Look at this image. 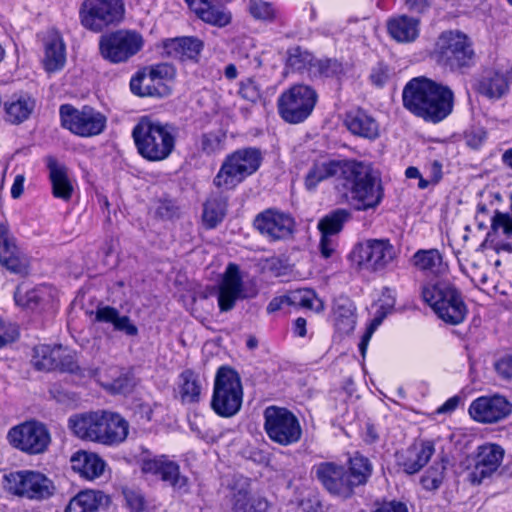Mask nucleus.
<instances>
[{"label":"nucleus","instance_id":"f257e3e1","mask_svg":"<svg viewBox=\"0 0 512 512\" xmlns=\"http://www.w3.org/2000/svg\"><path fill=\"white\" fill-rule=\"evenodd\" d=\"M455 103L453 90L426 76L410 79L402 90L403 107L427 123L438 124L452 112Z\"/></svg>","mask_w":512,"mask_h":512},{"label":"nucleus","instance_id":"f03ea898","mask_svg":"<svg viewBox=\"0 0 512 512\" xmlns=\"http://www.w3.org/2000/svg\"><path fill=\"white\" fill-rule=\"evenodd\" d=\"M339 186L356 211L375 210L385 197L381 173L370 162L347 159Z\"/></svg>","mask_w":512,"mask_h":512},{"label":"nucleus","instance_id":"7ed1b4c3","mask_svg":"<svg viewBox=\"0 0 512 512\" xmlns=\"http://www.w3.org/2000/svg\"><path fill=\"white\" fill-rule=\"evenodd\" d=\"M179 128L170 122H162L142 116L132 129L138 154L149 162L168 159L176 148Z\"/></svg>","mask_w":512,"mask_h":512},{"label":"nucleus","instance_id":"20e7f679","mask_svg":"<svg viewBox=\"0 0 512 512\" xmlns=\"http://www.w3.org/2000/svg\"><path fill=\"white\" fill-rule=\"evenodd\" d=\"M431 58L444 70L464 73L475 65L471 38L460 30H446L438 36Z\"/></svg>","mask_w":512,"mask_h":512},{"label":"nucleus","instance_id":"39448f33","mask_svg":"<svg viewBox=\"0 0 512 512\" xmlns=\"http://www.w3.org/2000/svg\"><path fill=\"white\" fill-rule=\"evenodd\" d=\"M264 160L260 148H238L227 154L213 179V185L226 191L235 189L245 179L255 174Z\"/></svg>","mask_w":512,"mask_h":512},{"label":"nucleus","instance_id":"423d86ee","mask_svg":"<svg viewBox=\"0 0 512 512\" xmlns=\"http://www.w3.org/2000/svg\"><path fill=\"white\" fill-rule=\"evenodd\" d=\"M422 298L446 324L458 325L468 314L461 291L448 281L427 283L422 288Z\"/></svg>","mask_w":512,"mask_h":512},{"label":"nucleus","instance_id":"0eeeda50","mask_svg":"<svg viewBox=\"0 0 512 512\" xmlns=\"http://www.w3.org/2000/svg\"><path fill=\"white\" fill-rule=\"evenodd\" d=\"M243 386L236 369L220 366L215 374L210 406L222 418H231L239 413L243 403Z\"/></svg>","mask_w":512,"mask_h":512},{"label":"nucleus","instance_id":"6e6552de","mask_svg":"<svg viewBox=\"0 0 512 512\" xmlns=\"http://www.w3.org/2000/svg\"><path fill=\"white\" fill-rule=\"evenodd\" d=\"M124 0H83L79 6L80 25L92 33H104L119 26L125 18Z\"/></svg>","mask_w":512,"mask_h":512},{"label":"nucleus","instance_id":"1a4fd4ad","mask_svg":"<svg viewBox=\"0 0 512 512\" xmlns=\"http://www.w3.org/2000/svg\"><path fill=\"white\" fill-rule=\"evenodd\" d=\"M259 290L255 283H245L238 264L230 262L220 275L217 284L210 294L217 297L220 312H229L234 309L238 300L255 298Z\"/></svg>","mask_w":512,"mask_h":512},{"label":"nucleus","instance_id":"9d476101","mask_svg":"<svg viewBox=\"0 0 512 512\" xmlns=\"http://www.w3.org/2000/svg\"><path fill=\"white\" fill-rule=\"evenodd\" d=\"M143 35L134 29H117L102 33L98 41L99 55L110 64H122L144 47Z\"/></svg>","mask_w":512,"mask_h":512},{"label":"nucleus","instance_id":"9b49d317","mask_svg":"<svg viewBox=\"0 0 512 512\" xmlns=\"http://www.w3.org/2000/svg\"><path fill=\"white\" fill-rule=\"evenodd\" d=\"M317 102L318 93L312 86L293 84L279 95L278 114L286 123L300 124L310 117Z\"/></svg>","mask_w":512,"mask_h":512},{"label":"nucleus","instance_id":"f8f14e48","mask_svg":"<svg viewBox=\"0 0 512 512\" xmlns=\"http://www.w3.org/2000/svg\"><path fill=\"white\" fill-rule=\"evenodd\" d=\"M2 485L9 494L35 501L49 499L56 490L50 478L34 470H17L5 473Z\"/></svg>","mask_w":512,"mask_h":512},{"label":"nucleus","instance_id":"ddd939ff","mask_svg":"<svg viewBox=\"0 0 512 512\" xmlns=\"http://www.w3.org/2000/svg\"><path fill=\"white\" fill-rule=\"evenodd\" d=\"M264 430L268 438L281 446H290L300 441L302 427L297 416L288 408L271 405L263 412Z\"/></svg>","mask_w":512,"mask_h":512},{"label":"nucleus","instance_id":"4468645a","mask_svg":"<svg viewBox=\"0 0 512 512\" xmlns=\"http://www.w3.org/2000/svg\"><path fill=\"white\" fill-rule=\"evenodd\" d=\"M59 114L62 127L79 137L100 135L107 127V117L89 105L78 109L71 104H62Z\"/></svg>","mask_w":512,"mask_h":512},{"label":"nucleus","instance_id":"2eb2a0df","mask_svg":"<svg viewBox=\"0 0 512 512\" xmlns=\"http://www.w3.org/2000/svg\"><path fill=\"white\" fill-rule=\"evenodd\" d=\"M7 440L13 448L28 455H37L48 449L51 436L45 424L32 419L10 428Z\"/></svg>","mask_w":512,"mask_h":512},{"label":"nucleus","instance_id":"dca6fc26","mask_svg":"<svg viewBox=\"0 0 512 512\" xmlns=\"http://www.w3.org/2000/svg\"><path fill=\"white\" fill-rule=\"evenodd\" d=\"M395 255L389 239H368L356 244L349 258L359 270L376 272L385 269Z\"/></svg>","mask_w":512,"mask_h":512},{"label":"nucleus","instance_id":"f3484780","mask_svg":"<svg viewBox=\"0 0 512 512\" xmlns=\"http://www.w3.org/2000/svg\"><path fill=\"white\" fill-rule=\"evenodd\" d=\"M511 83L512 66L508 70L485 66L475 75L472 88L477 95L495 102L509 94Z\"/></svg>","mask_w":512,"mask_h":512},{"label":"nucleus","instance_id":"a211bd4d","mask_svg":"<svg viewBox=\"0 0 512 512\" xmlns=\"http://www.w3.org/2000/svg\"><path fill=\"white\" fill-rule=\"evenodd\" d=\"M140 467L144 474L158 476L180 495L187 494L190 490L189 478L180 472V465L170 460L167 455L144 457L141 459Z\"/></svg>","mask_w":512,"mask_h":512},{"label":"nucleus","instance_id":"6ab92c4d","mask_svg":"<svg viewBox=\"0 0 512 512\" xmlns=\"http://www.w3.org/2000/svg\"><path fill=\"white\" fill-rule=\"evenodd\" d=\"M0 265L21 277L31 273V258L18 246L7 222H0Z\"/></svg>","mask_w":512,"mask_h":512},{"label":"nucleus","instance_id":"aec40b11","mask_svg":"<svg viewBox=\"0 0 512 512\" xmlns=\"http://www.w3.org/2000/svg\"><path fill=\"white\" fill-rule=\"evenodd\" d=\"M15 304L35 317H50L56 313V301L51 289L37 286L25 289L23 284L16 287L13 295Z\"/></svg>","mask_w":512,"mask_h":512},{"label":"nucleus","instance_id":"412c9836","mask_svg":"<svg viewBox=\"0 0 512 512\" xmlns=\"http://www.w3.org/2000/svg\"><path fill=\"white\" fill-rule=\"evenodd\" d=\"M315 479L333 496L349 499L354 495L344 465L325 461L315 464L312 468Z\"/></svg>","mask_w":512,"mask_h":512},{"label":"nucleus","instance_id":"4be33fe9","mask_svg":"<svg viewBox=\"0 0 512 512\" xmlns=\"http://www.w3.org/2000/svg\"><path fill=\"white\" fill-rule=\"evenodd\" d=\"M490 222V231L487 232L480 247L491 248L496 253L501 251L512 253V193L509 210L502 212L496 209L490 217Z\"/></svg>","mask_w":512,"mask_h":512},{"label":"nucleus","instance_id":"5701e85b","mask_svg":"<svg viewBox=\"0 0 512 512\" xmlns=\"http://www.w3.org/2000/svg\"><path fill=\"white\" fill-rule=\"evenodd\" d=\"M253 226L261 235L275 241L293 234L295 220L288 213L268 208L255 216Z\"/></svg>","mask_w":512,"mask_h":512},{"label":"nucleus","instance_id":"b1692460","mask_svg":"<svg viewBox=\"0 0 512 512\" xmlns=\"http://www.w3.org/2000/svg\"><path fill=\"white\" fill-rule=\"evenodd\" d=\"M504 458V449L494 443H486L477 448L473 455V468L467 480L472 485H480L490 478L499 468Z\"/></svg>","mask_w":512,"mask_h":512},{"label":"nucleus","instance_id":"393cba45","mask_svg":"<svg viewBox=\"0 0 512 512\" xmlns=\"http://www.w3.org/2000/svg\"><path fill=\"white\" fill-rule=\"evenodd\" d=\"M468 411L475 421L491 424L507 418L512 413V404L501 395L481 396L471 402Z\"/></svg>","mask_w":512,"mask_h":512},{"label":"nucleus","instance_id":"a878e982","mask_svg":"<svg viewBox=\"0 0 512 512\" xmlns=\"http://www.w3.org/2000/svg\"><path fill=\"white\" fill-rule=\"evenodd\" d=\"M45 165L48 170V179L53 197L69 202L73 196L74 186L68 167L52 155L46 156Z\"/></svg>","mask_w":512,"mask_h":512},{"label":"nucleus","instance_id":"bb28decb","mask_svg":"<svg viewBox=\"0 0 512 512\" xmlns=\"http://www.w3.org/2000/svg\"><path fill=\"white\" fill-rule=\"evenodd\" d=\"M184 2L199 20L208 25L224 28L232 22L231 11L222 5L213 4L212 0H184Z\"/></svg>","mask_w":512,"mask_h":512},{"label":"nucleus","instance_id":"cd10ccee","mask_svg":"<svg viewBox=\"0 0 512 512\" xmlns=\"http://www.w3.org/2000/svg\"><path fill=\"white\" fill-rule=\"evenodd\" d=\"M90 316H94V322L110 324L113 331L119 332L126 337L134 338L139 335V329L132 319L128 315L121 314L113 306L99 303L95 310L90 312Z\"/></svg>","mask_w":512,"mask_h":512},{"label":"nucleus","instance_id":"c85d7f7f","mask_svg":"<svg viewBox=\"0 0 512 512\" xmlns=\"http://www.w3.org/2000/svg\"><path fill=\"white\" fill-rule=\"evenodd\" d=\"M346 160L314 161L304 177L305 189L308 192H315L320 183L333 177H338L340 183Z\"/></svg>","mask_w":512,"mask_h":512},{"label":"nucleus","instance_id":"c756f323","mask_svg":"<svg viewBox=\"0 0 512 512\" xmlns=\"http://www.w3.org/2000/svg\"><path fill=\"white\" fill-rule=\"evenodd\" d=\"M104 410L74 414L68 419V426L75 436L82 440L99 442Z\"/></svg>","mask_w":512,"mask_h":512},{"label":"nucleus","instance_id":"7c9ffc66","mask_svg":"<svg viewBox=\"0 0 512 512\" xmlns=\"http://www.w3.org/2000/svg\"><path fill=\"white\" fill-rule=\"evenodd\" d=\"M435 452L431 441H423L420 445H411L406 451L396 453L397 464L409 475L419 472L431 459Z\"/></svg>","mask_w":512,"mask_h":512},{"label":"nucleus","instance_id":"2f4dec72","mask_svg":"<svg viewBox=\"0 0 512 512\" xmlns=\"http://www.w3.org/2000/svg\"><path fill=\"white\" fill-rule=\"evenodd\" d=\"M102 426L99 435V444L116 446L124 442L128 436L129 423L119 413L104 410Z\"/></svg>","mask_w":512,"mask_h":512},{"label":"nucleus","instance_id":"473e14b6","mask_svg":"<svg viewBox=\"0 0 512 512\" xmlns=\"http://www.w3.org/2000/svg\"><path fill=\"white\" fill-rule=\"evenodd\" d=\"M344 124L353 135L373 141L380 136L379 124L366 110L357 108L345 114Z\"/></svg>","mask_w":512,"mask_h":512},{"label":"nucleus","instance_id":"72a5a7b5","mask_svg":"<svg viewBox=\"0 0 512 512\" xmlns=\"http://www.w3.org/2000/svg\"><path fill=\"white\" fill-rule=\"evenodd\" d=\"M331 319L336 331L348 335L356 326V306L347 296H339L333 300Z\"/></svg>","mask_w":512,"mask_h":512},{"label":"nucleus","instance_id":"f704fd0d","mask_svg":"<svg viewBox=\"0 0 512 512\" xmlns=\"http://www.w3.org/2000/svg\"><path fill=\"white\" fill-rule=\"evenodd\" d=\"M387 32L398 43H412L420 34V20L408 15L391 17L387 21Z\"/></svg>","mask_w":512,"mask_h":512},{"label":"nucleus","instance_id":"c9c22d12","mask_svg":"<svg viewBox=\"0 0 512 512\" xmlns=\"http://www.w3.org/2000/svg\"><path fill=\"white\" fill-rule=\"evenodd\" d=\"M211 193L203 203L202 222L206 229H215L223 222L228 208L229 197L223 190Z\"/></svg>","mask_w":512,"mask_h":512},{"label":"nucleus","instance_id":"e433bc0d","mask_svg":"<svg viewBox=\"0 0 512 512\" xmlns=\"http://www.w3.org/2000/svg\"><path fill=\"white\" fill-rule=\"evenodd\" d=\"M344 466L354 492L356 487L368 483L374 471V465L370 458L360 451H355L349 455Z\"/></svg>","mask_w":512,"mask_h":512},{"label":"nucleus","instance_id":"4c0bfd02","mask_svg":"<svg viewBox=\"0 0 512 512\" xmlns=\"http://www.w3.org/2000/svg\"><path fill=\"white\" fill-rule=\"evenodd\" d=\"M71 468L82 478L93 480L101 476L106 466L105 461L95 453L79 450L70 459Z\"/></svg>","mask_w":512,"mask_h":512},{"label":"nucleus","instance_id":"58836bf2","mask_svg":"<svg viewBox=\"0 0 512 512\" xmlns=\"http://www.w3.org/2000/svg\"><path fill=\"white\" fill-rule=\"evenodd\" d=\"M410 263L417 270L436 276L446 274L449 269L448 264L443 261V254L437 248L417 250Z\"/></svg>","mask_w":512,"mask_h":512},{"label":"nucleus","instance_id":"ea45409f","mask_svg":"<svg viewBox=\"0 0 512 512\" xmlns=\"http://www.w3.org/2000/svg\"><path fill=\"white\" fill-rule=\"evenodd\" d=\"M66 64V45L60 35L50 36L45 42L43 66L48 73H54L64 68Z\"/></svg>","mask_w":512,"mask_h":512},{"label":"nucleus","instance_id":"a19ab883","mask_svg":"<svg viewBox=\"0 0 512 512\" xmlns=\"http://www.w3.org/2000/svg\"><path fill=\"white\" fill-rule=\"evenodd\" d=\"M148 79L146 70H138L130 79L131 92L139 97H167L171 94V88L166 83L150 82L143 85V82Z\"/></svg>","mask_w":512,"mask_h":512},{"label":"nucleus","instance_id":"79ce46f5","mask_svg":"<svg viewBox=\"0 0 512 512\" xmlns=\"http://www.w3.org/2000/svg\"><path fill=\"white\" fill-rule=\"evenodd\" d=\"M202 384L200 376L192 369H185L179 375V394L181 402L198 403L200 401Z\"/></svg>","mask_w":512,"mask_h":512},{"label":"nucleus","instance_id":"37998d69","mask_svg":"<svg viewBox=\"0 0 512 512\" xmlns=\"http://www.w3.org/2000/svg\"><path fill=\"white\" fill-rule=\"evenodd\" d=\"M270 504L266 498L252 496L240 489L233 494L231 512H269Z\"/></svg>","mask_w":512,"mask_h":512},{"label":"nucleus","instance_id":"c03bdc74","mask_svg":"<svg viewBox=\"0 0 512 512\" xmlns=\"http://www.w3.org/2000/svg\"><path fill=\"white\" fill-rule=\"evenodd\" d=\"M349 70V65L337 58L323 57L316 58L314 74L321 78L335 79L339 84L342 83Z\"/></svg>","mask_w":512,"mask_h":512},{"label":"nucleus","instance_id":"a18cd8bd","mask_svg":"<svg viewBox=\"0 0 512 512\" xmlns=\"http://www.w3.org/2000/svg\"><path fill=\"white\" fill-rule=\"evenodd\" d=\"M35 107V101L30 96H20L4 105L6 121L20 124L27 120Z\"/></svg>","mask_w":512,"mask_h":512},{"label":"nucleus","instance_id":"49530a36","mask_svg":"<svg viewBox=\"0 0 512 512\" xmlns=\"http://www.w3.org/2000/svg\"><path fill=\"white\" fill-rule=\"evenodd\" d=\"M103 498V493L94 490H83L74 496L64 512H97Z\"/></svg>","mask_w":512,"mask_h":512},{"label":"nucleus","instance_id":"de8ad7c7","mask_svg":"<svg viewBox=\"0 0 512 512\" xmlns=\"http://www.w3.org/2000/svg\"><path fill=\"white\" fill-rule=\"evenodd\" d=\"M60 345H38L33 350L32 363L39 371H53L57 369Z\"/></svg>","mask_w":512,"mask_h":512},{"label":"nucleus","instance_id":"09e8293b","mask_svg":"<svg viewBox=\"0 0 512 512\" xmlns=\"http://www.w3.org/2000/svg\"><path fill=\"white\" fill-rule=\"evenodd\" d=\"M351 218V212L345 208H337L329 212L318 222V229L321 234L337 235L344 227V224Z\"/></svg>","mask_w":512,"mask_h":512},{"label":"nucleus","instance_id":"8fccbe9b","mask_svg":"<svg viewBox=\"0 0 512 512\" xmlns=\"http://www.w3.org/2000/svg\"><path fill=\"white\" fill-rule=\"evenodd\" d=\"M316 58L307 49L301 46H294L287 50L286 66L293 71L302 72L307 68L315 66Z\"/></svg>","mask_w":512,"mask_h":512},{"label":"nucleus","instance_id":"3c124183","mask_svg":"<svg viewBox=\"0 0 512 512\" xmlns=\"http://www.w3.org/2000/svg\"><path fill=\"white\" fill-rule=\"evenodd\" d=\"M247 10L253 19L269 24L274 23L279 15L274 4L265 0H249Z\"/></svg>","mask_w":512,"mask_h":512},{"label":"nucleus","instance_id":"603ef678","mask_svg":"<svg viewBox=\"0 0 512 512\" xmlns=\"http://www.w3.org/2000/svg\"><path fill=\"white\" fill-rule=\"evenodd\" d=\"M137 384L136 377L131 369L121 373L107 385V390L114 395H129Z\"/></svg>","mask_w":512,"mask_h":512},{"label":"nucleus","instance_id":"864d4df0","mask_svg":"<svg viewBox=\"0 0 512 512\" xmlns=\"http://www.w3.org/2000/svg\"><path fill=\"white\" fill-rule=\"evenodd\" d=\"M148 74V80L155 83H165L166 81H172L176 76V69L174 65L170 63H157L147 67H144Z\"/></svg>","mask_w":512,"mask_h":512},{"label":"nucleus","instance_id":"5fc2aeb1","mask_svg":"<svg viewBox=\"0 0 512 512\" xmlns=\"http://www.w3.org/2000/svg\"><path fill=\"white\" fill-rule=\"evenodd\" d=\"M181 57L197 61L204 49V42L195 36H183L180 39Z\"/></svg>","mask_w":512,"mask_h":512},{"label":"nucleus","instance_id":"6e6d98bb","mask_svg":"<svg viewBox=\"0 0 512 512\" xmlns=\"http://www.w3.org/2000/svg\"><path fill=\"white\" fill-rule=\"evenodd\" d=\"M155 216L164 221L179 218L180 207L177 201L167 196L159 198L155 209Z\"/></svg>","mask_w":512,"mask_h":512},{"label":"nucleus","instance_id":"4d7b16f0","mask_svg":"<svg viewBox=\"0 0 512 512\" xmlns=\"http://www.w3.org/2000/svg\"><path fill=\"white\" fill-rule=\"evenodd\" d=\"M287 306L296 308H312L315 292L311 289H296L287 292Z\"/></svg>","mask_w":512,"mask_h":512},{"label":"nucleus","instance_id":"13d9d810","mask_svg":"<svg viewBox=\"0 0 512 512\" xmlns=\"http://www.w3.org/2000/svg\"><path fill=\"white\" fill-rule=\"evenodd\" d=\"M443 465L430 466L421 477V484L425 490L434 491L439 489L444 479Z\"/></svg>","mask_w":512,"mask_h":512},{"label":"nucleus","instance_id":"bf43d9fd","mask_svg":"<svg viewBox=\"0 0 512 512\" xmlns=\"http://www.w3.org/2000/svg\"><path fill=\"white\" fill-rule=\"evenodd\" d=\"M57 369L60 372L79 374L81 368L78 365L76 355L71 352H67L60 347L59 358H57Z\"/></svg>","mask_w":512,"mask_h":512},{"label":"nucleus","instance_id":"052dcab7","mask_svg":"<svg viewBox=\"0 0 512 512\" xmlns=\"http://www.w3.org/2000/svg\"><path fill=\"white\" fill-rule=\"evenodd\" d=\"M238 94L252 103H256L261 98L260 87L252 78H246L239 83Z\"/></svg>","mask_w":512,"mask_h":512},{"label":"nucleus","instance_id":"680f3d73","mask_svg":"<svg viewBox=\"0 0 512 512\" xmlns=\"http://www.w3.org/2000/svg\"><path fill=\"white\" fill-rule=\"evenodd\" d=\"M488 134L484 127H471L464 132V141L466 145L474 150H478L487 140Z\"/></svg>","mask_w":512,"mask_h":512},{"label":"nucleus","instance_id":"e2e57ef3","mask_svg":"<svg viewBox=\"0 0 512 512\" xmlns=\"http://www.w3.org/2000/svg\"><path fill=\"white\" fill-rule=\"evenodd\" d=\"M225 135H219L215 132L203 133L200 138L201 151L207 155L215 153L220 148Z\"/></svg>","mask_w":512,"mask_h":512},{"label":"nucleus","instance_id":"0e129e2a","mask_svg":"<svg viewBox=\"0 0 512 512\" xmlns=\"http://www.w3.org/2000/svg\"><path fill=\"white\" fill-rule=\"evenodd\" d=\"M123 496L126 501V505L132 512H142L145 510V497L140 491L124 488Z\"/></svg>","mask_w":512,"mask_h":512},{"label":"nucleus","instance_id":"69168bd1","mask_svg":"<svg viewBox=\"0 0 512 512\" xmlns=\"http://www.w3.org/2000/svg\"><path fill=\"white\" fill-rule=\"evenodd\" d=\"M389 78L390 68L386 63L381 61L372 67L369 79L374 86L379 88L383 87L388 82Z\"/></svg>","mask_w":512,"mask_h":512},{"label":"nucleus","instance_id":"338daca9","mask_svg":"<svg viewBox=\"0 0 512 512\" xmlns=\"http://www.w3.org/2000/svg\"><path fill=\"white\" fill-rule=\"evenodd\" d=\"M494 369L500 378L505 380H511L512 354L506 353L500 356L494 363Z\"/></svg>","mask_w":512,"mask_h":512},{"label":"nucleus","instance_id":"774afa93","mask_svg":"<svg viewBox=\"0 0 512 512\" xmlns=\"http://www.w3.org/2000/svg\"><path fill=\"white\" fill-rule=\"evenodd\" d=\"M333 237L334 235L321 234L319 250L321 256L325 259L330 258L335 252L337 242Z\"/></svg>","mask_w":512,"mask_h":512}]
</instances>
